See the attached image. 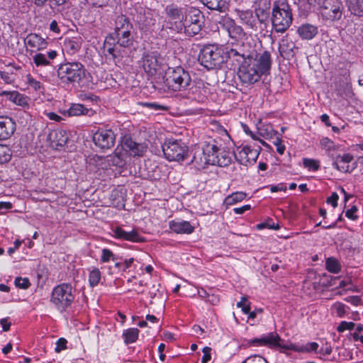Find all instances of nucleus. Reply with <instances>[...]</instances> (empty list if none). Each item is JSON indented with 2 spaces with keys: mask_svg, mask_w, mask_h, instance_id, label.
I'll return each instance as SVG.
<instances>
[{
  "mask_svg": "<svg viewBox=\"0 0 363 363\" xmlns=\"http://www.w3.org/2000/svg\"><path fill=\"white\" fill-rule=\"evenodd\" d=\"M229 59L237 61L240 65L238 76L241 82L252 85L258 82L263 76L270 74L272 57L268 51L257 54L246 50L245 46L227 51Z\"/></svg>",
  "mask_w": 363,
  "mask_h": 363,
  "instance_id": "1",
  "label": "nucleus"
},
{
  "mask_svg": "<svg viewBox=\"0 0 363 363\" xmlns=\"http://www.w3.org/2000/svg\"><path fill=\"white\" fill-rule=\"evenodd\" d=\"M230 49L233 48H223L218 45H205L200 51L199 60L201 65L208 69L217 68L229 59L227 51Z\"/></svg>",
  "mask_w": 363,
  "mask_h": 363,
  "instance_id": "2",
  "label": "nucleus"
},
{
  "mask_svg": "<svg viewBox=\"0 0 363 363\" xmlns=\"http://www.w3.org/2000/svg\"><path fill=\"white\" fill-rule=\"evenodd\" d=\"M57 77L65 84L83 85L87 79L89 73L84 66L79 62H66L59 66Z\"/></svg>",
  "mask_w": 363,
  "mask_h": 363,
  "instance_id": "3",
  "label": "nucleus"
},
{
  "mask_svg": "<svg viewBox=\"0 0 363 363\" xmlns=\"http://www.w3.org/2000/svg\"><path fill=\"white\" fill-rule=\"evenodd\" d=\"M112 34L120 47L130 48L137 43V35L133 26L123 15L117 16L115 21L114 32Z\"/></svg>",
  "mask_w": 363,
  "mask_h": 363,
  "instance_id": "4",
  "label": "nucleus"
},
{
  "mask_svg": "<svg viewBox=\"0 0 363 363\" xmlns=\"http://www.w3.org/2000/svg\"><path fill=\"white\" fill-rule=\"evenodd\" d=\"M292 13L286 0H277L273 4L272 23L276 33H284L291 25Z\"/></svg>",
  "mask_w": 363,
  "mask_h": 363,
  "instance_id": "5",
  "label": "nucleus"
},
{
  "mask_svg": "<svg viewBox=\"0 0 363 363\" xmlns=\"http://www.w3.org/2000/svg\"><path fill=\"white\" fill-rule=\"evenodd\" d=\"M191 83L189 72L182 67H169L165 72L164 84L169 90L184 92Z\"/></svg>",
  "mask_w": 363,
  "mask_h": 363,
  "instance_id": "6",
  "label": "nucleus"
},
{
  "mask_svg": "<svg viewBox=\"0 0 363 363\" xmlns=\"http://www.w3.org/2000/svg\"><path fill=\"white\" fill-rule=\"evenodd\" d=\"M75 290L70 284L62 283L52 289L50 301L60 313L65 312L73 303Z\"/></svg>",
  "mask_w": 363,
  "mask_h": 363,
  "instance_id": "7",
  "label": "nucleus"
},
{
  "mask_svg": "<svg viewBox=\"0 0 363 363\" xmlns=\"http://www.w3.org/2000/svg\"><path fill=\"white\" fill-rule=\"evenodd\" d=\"M164 157L170 162L184 161L189 152V147L182 140L167 138L162 145Z\"/></svg>",
  "mask_w": 363,
  "mask_h": 363,
  "instance_id": "8",
  "label": "nucleus"
},
{
  "mask_svg": "<svg viewBox=\"0 0 363 363\" xmlns=\"http://www.w3.org/2000/svg\"><path fill=\"white\" fill-rule=\"evenodd\" d=\"M210 84L205 83L202 80H199L194 84H191L189 88L180 94L184 99L185 104L192 102L203 103L207 99L210 93Z\"/></svg>",
  "mask_w": 363,
  "mask_h": 363,
  "instance_id": "9",
  "label": "nucleus"
},
{
  "mask_svg": "<svg viewBox=\"0 0 363 363\" xmlns=\"http://www.w3.org/2000/svg\"><path fill=\"white\" fill-rule=\"evenodd\" d=\"M203 154L206 155L207 162L211 164L225 167L232 161L233 154L230 150L220 149L213 144H208L203 150Z\"/></svg>",
  "mask_w": 363,
  "mask_h": 363,
  "instance_id": "10",
  "label": "nucleus"
},
{
  "mask_svg": "<svg viewBox=\"0 0 363 363\" xmlns=\"http://www.w3.org/2000/svg\"><path fill=\"white\" fill-rule=\"evenodd\" d=\"M322 18L333 22L341 18L343 6L340 0H323L317 4Z\"/></svg>",
  "mask_w": 363,
  "mask_h": 363,
  "instance_id": "11",
  "label": "nucleus"
},
{
  "mask_svg": "<svg viewBox=\"0 0 363 363\" xmlns=\"http://www.w3.org/2000/svg\"><path fill=\"white\" fill-rule=\"evenodd\" d=\"M140 63L144 71L153 76L160 69L162 59L157 52H146L143 55Z\"/></svg>",
  "mask_w": 363,
  "mask_h": 363,
  "instance_id": "12",
  "label": "nucleus"
},
{
  "mask_svg": "<svg viewBox=\"0 0 363 363\" xmlns=\"http://www.w3.org/2000/svg\"><path fill=\"white\" fill-rule=\"evenodd\" d=\"M259 155V150L251 145L238 147L234 152L235 160L242 165L254 164Z\"/></svg>",
  "mask_w": 363,
  "mask_h": 363,
  "instance_id": "13",
  "label": "nucleus"
},
{
  "mask_svg": "<svg viewBox=\"0 0 363 363\" xmlns=\"http://www.w3.org/2000/svg\"><path fill=\"white\" fill-rule=\"evenodd\" d=\"M115 134L111 130L99 129L93 135L94 145L101 150L111 148L115 143Z\"/></svg>",
  "mask_w": 363,
  "mask_h": 363,
  "instance_id": "14",
  "label": "nucleus"
},
{
  "mask_svg": "<svg viewBox=\"0 0 363 363\" xmlns=\"http://www.w3.org/2000/svg\"><path fill=\"white\" fill-rule=\"evenodd\" d=\"M122 148L133 157H142L147 151V145L145 143H136L130 136L125 135L121 142Z\"/></svg>",
  "mask_w": 363,
  "mask_h": 363,
  "instance_id": "15",
  "label": "nucleus"
},
{
  "mask_svg": "<svg viewBox=\"0 0 363 363\" xmlns=\"http://www.w3.org/2000/svg\"><path fill=\"white\" fill-rule=\"evenodd\" d=\"M264 346L270 349L280 348L281 352H285L289 347V344H285L284 341L281 338L276 332H271L267 334H263Z\"/></svg>",
  "mask_w": 363,
  "mask_h": 363,
  "instance_id": "16",
  "label": "nucleus"
},
{
  "mask_svg": "<svg viewBox=\"0 0 363 363\" xmlns=\"http://www.w3.org/2000/svg\"><path fill=\"white\" fill-rule=\"evenodd\" d=\"M48 138L50 140L51 146L56 150H60L61 147H65L68 142L69 134L66 130L57 129L51 131L49 133Z\"/></svg>",
  "mask_w": 363,
  "mask_h": 363,
  "instance_id": "17",
  "label": "nucleus"
},
{
  "mask_svg": "<svg viewBox=\"0 0 363 363\" xmlns=\"http://www.w3.org/2000/svg\"><path fill=\"white\" fill-rule=\"evenodd\" d=\"M237 16L241 23L247 28L256 30L257 28L258 15H255L252 10H236Z\"/></svg>",
  "mask_w": 363,
  "mask_h": 363,
  "instance_id": "18",
  "label": "nucleus"
},
{
  "mask_svg": "<svg viewBox=\"0 0 363 363\" xmlns=\"http://www.w3.org/2000/svg\"><path fill=\"white\" fill-rule=\"evenodd\" d=\"M223 27L228 32V35L231 38L241 40L245 35L243 28L240 26L237 25L235 21L230 18L223 19Z\"/></svg>",
  "mask_w": 363,
  "mask_h": 363,
  "instance_id": "19",
  "label": "nucleus"
},
{
  "mask_svg": "<svg viewBox=\"0 0 363 363\" xmlns=\"http://www.w3.org/2000/svg\"><path fill=\"white\" fill-rule=\"evenodd\" d=\"M16 130V123L10 117H0V140H4L9 138Z\"/></svg>",
  "mask_w": 363,
  "mask_h": 363,
  "instance_id": "20",
  "label": "nucleus"
},
{
  "mask_svg": "<svg viewBox=\"0 0 363 363\" xmlns=\"http://www.w3.org/2000/svg\"><path fill=\"white\" fill-rule=\"evenodd\" d=\"M333 166L341 172H350V163L353 160L352 155L350 153H344L333 156L332 158Z\"/></svg>",
  "mask_w": 363,
  "mask_h": 363,
  "instance_id": "21",
  "label": "nucleus"
},
{
  "mask_svg": "<svg viewBox=\"0 0 363 363\" xmlns=\"http://www.w3.org/2000/svg\"><path fill=\"white\" fill-rule=\"evenodd\" d=\"M169 228L177 234H191L194 231V227L190 222L180 219L170 220Z\"/></svg>",
  "mask_w": 363,
  "mask_h": 363,
  "instance_id": "22",
  "label": "nucleus"
},
{
  "mask_svg": "<svg viewBox=\"0 0 363 363\" xmlns=\"http://www.w3.org/2000/svg\"><path fill=\"white\" fill-rule=\"evenodd\" d=\"M0 95L5 96L10 101L23 108L29 106L28 97L17 91H2Z\"/></svg>",
  "mask_w": 363,
  "mask_h": 363,
  "instance_id": "23",
  "label": "nucleus"
},
{
  "mask_svg": "<svg viewBox=\"0 0 363 363\" xmlns=\"http://www.w3.org/2000/svg\"><path fill=\"white\" fill-rule=\"evenodd\" d=\"M63 115L71 116H93L95 111L92 108L85 107L81 104H72L67 110L62 112Z\"/></svg>",
  "mask_w": 363,
  "mask_h": 363,
  "instance_id": "24",
  "label": "nucleus"
},
{
  "mask_svg": "<svg viewBox=\"0 0 363 363\" xmlns=\"http://www.w3.org/2000/svg\"><path fill=\"white\" fill-rule=\"evenodd\" d=\"M57 55L55 50H50L47 53L38 52L33 56V63L37 67L50 66Z\"/></svg>",
  "mask_w": 363,
  "mask_h": 363,
  "instance_id": "25",
  "label": "nucleus"
},
{
  "mask_svg": "<svg viewBox=\"0 0 363 363\" xmlns=\"http://www.w3.org/2000/svg\"><path fill=\"white\" fill-rule=\"evenodd\" d=\"M25 44L36 50H42L48 47V41L36 33H30L25 38Z\"/></svg>",
  "mask_w": 363,
  "mask_h": 363,
  "instance_id": "26",
  "label": "nucleus"
},
{
  "mask_svg": "<svg viewBox=\"0 0 363 363\" xmlns=\"http://www.w3.org/2000/svg\"><path fill=\"white\" fill-rule=\"evenodd\" d=\"M113 236L118 239L128 240L131 242H138L140 235L135 230L125 231L121 227H116L112 229Z\"/></svg>",
  "mask_w": 363,
  "mask_h": 363,
  "instance_id": "27",
  "label": "nucleus"
},
{
  "mask_svg": "<svg viewBox=\"0 0 363 363\" xmlns=\"http://www.w3.org/2000/svg\"><path fill=\"white\" fill-rule=\"evenodd\" d=\"M297 32L302 39L311 40L317 35L318 28L313 25L306 23L300 26Z\"/></svg>",
  "mask_w": 363,
  "mask_h": 363,
  "instance_id": "28",
  "label": "nucleus"
},
{
  "mask_svg": "<svg viewBox=\"0 0 363 363\" xmlns=\"http://www.w3.org/2000/svg\"><path fill=\"white\" fill-rule=\"evenodd\" d=\"M203 5L211 10L225 12L228 9L229 0H200Z\"/></svg>",
  "mask_w": 363,
  "mask_h": 363,
  "instance_id": "29",
  "label": "nucleus"
},
{
  "mask_svg": "<svg viewBox=\"0 0 363 363\" xmlns=\"http://www.w3.org/2000/svg\"><path fill=\"white\" fill-rule=\"evenodd\" d=\"M137 11H139V14L137 16L136 21L139 23L144 26H149L155 23V21L152 19V11L150 9H143L140 6Z\"/></svg>",
  "mask_w": 363,
  "mask_h": 363,
  "instance_id": "30",
  "label": "nucleus"
},
{
  "mask_svg": "<svg viewBox=\"0 0 363 363\" xmlns=\"http://www.w3.org/2000/svg\"><path fill=\"white\" fill-rule=\"evenodd\" d=\"M318 347L319 345L315 342H307L304 345L289 343L287 350L298 352H316Z\"/></svg>",
  "mask_w": 363,
  "mask_h": 363,
  "instance_id": "31",
  "label": "nucleus"
},
{
  "mask_svg": "<svg viewBox=\"0 0 363 363\" xmlns=\"http://www.w3.org/2000/svg\"><path fill=\"white\" fill-rule=\"evenodd\" d=\"M165 11L169 20L175 23L179 22L180 24L179 27L182 28V25L184 20L182 10L174 6H167Z\"/></svg>",
  "mask_w": 363,
  "mask_h": 363,
  "instance_id": "32",
  "label": "nucleus"
},
{
  "mask_svg": "<svg viewBox=\"0 0 363 363\" xmlns=\"http://www.w3.org/2000/svg\"><path fill=\"white\" fill-rule=\"evenodd\" d=\"M295 48V44L291 40L282 38L279 43V51L282 57H290L294 55V50Z\"/></svg>",
  "mask_w": 363,
  "mask_h": 363,
  "instance_id": "33",
  "label": "nucleus"
},
{
  "mask_svg": "<svg viewBox=\"0 0 363 363\" xmlns=\"http://www.w3.org/2000/svg\"><path fill=\"white\" fill-rule=\"evenodd\" d=\"M202 18L203 16L201 15V13L199 10L191 8L188 11V13L186 15L184 22L182 23L192 24L199 23V24H200L201 26H202Z\"/></svg>",
  "mask_w": 363,
  "mask_h": 363,
  "instance_id": "34",
  "label": "nucleus"
},
{
  "mask_svg": "<svg viewBox=\"0 0 363 363\" xmlns=\"http://www.w3.org/2000/svg\"><path fill=\"white\" fill-rule=\"evenodd\" d=\"M116 39L112 33L109 34L105 39L104 43V50L112 57L113 59L116 58L117 55L116 53Z\"/></svg>",
  "mask_w": 363,
  "mask_h": 363,
  "instance_id": "35",
  "label": "nucleus"
},
{
  "mask_svg": "<svg viewBox=\"0 0 363 363\" xmlns=\"http://www.w3.org/2000/svg\"><path fill=\"white\" fill-rule=\"evenodd\" d=\"M246 196L247 194L243 191H236L232 193L225 198L223 204L226 207L235 205L238 203L242 201L246 198Z\"/></svg>",
  "mask_w": 363,
  "mask_h": 363,
  "instance_id": "36",
  "label": "nucleus"
},
{
  "mask_svg": "<svg viewBox=\"0 0 363 363\" xmlns=\"http://www.w3.org/2000/svg\"><path fill=\"white\" fill-rule=\"evenodd\" d=\"M139 333V330L136 328L124 330L122 336L125 344L129 345L135 342L138 339Z\"/></svg>",
  "mask_w": 363,
  "mask_h": 363,
  "instance_id": "37",
  "label": "nucleus"
},
{
  "mask_svg": "<svg viewBox=\"0 0 363 363\" xmlns=\"http://www.w3.org/2000/svg\"><path fill=\"white\" fill-rule=\"evenodd\" d=\"M320 145L325 150L327 155L331 158L334 156L333 152L337 148V146L335 143L327 137L323 138L320 140Z\"/></svg>",
  "mask_w": 363,
  "mask_h": 363,
  "instance_id": "38",
  "label": "nucleus"
},
{
  "mask_svg": "<svg viewBox=\"0 0 363 363\" xmlns=\"http://www.w3.org/2000/svg\"><path fill=\"white\" fill-rule=\"evenodd\" d=\"M26 82L35 91L43 93L45 91L44 85L40 81L35 79L30 74L26 75Z\"/></svg>",
  "mask_w": 363,
  "mask_h": 363,
  "instance_id": "39",
  "label": "nucleus"
},
{
  "mask_svg": "<svg viewBox=\"0 0 363 363\" xmlns=\"http://www.w3.org/2000/svg\"><path fill=\"white\" fill-rule=\"evenodd\" d=\"M82 43L78 38H73L65 41V48L70 54L77 52L81 48Z\"/></svg>",
  "mask_w": 363,
  "mask_h": 363,
  "instance_id": "40",
  "label": "nucleus"
},
{
  "mask_svg": "<svg viewBox=\"0 0 363 363\" xmlns=\"http://www.w3.org/2000/svg\"><path fill=\"white\" fill-rule=\"evenodd\" d=\"M101 279V273L99 268L92 267L89 270V283L91 287L96 286Z\"/></svg>",
  "mask_w": 363,
  "mask_h": 363,
  "instance_id": "41",
  "label": "nucleus"
},
{
  "mask_svg": "<svg viewBox=\"0 0 363 363\" xmlns=\"http://www.w3.org/2000/svg\"><path fill=\"white\" fill-rule=\"evenodd\" d=\"M349 9L355 16L363 15V0H350Z\"/></svg>",
  "mask_w": 363,
  "mask_h": 363,
  "instance_id": "42",
  "label": "nucleus"
},
{
  "mask_svg": "<svg viewBox=\"0 0 363 363\" xmlns=\"http://www.w3.org/2000/svg\"><path fill=\"white\" fill-rule=\"evenodd\" d=\"M325 268L330 273L337 274L341 270V265L337 259L329 257L325 261Z\"/></svg>",
  "mask_w": 363,
  "mask_h": 363,
  "instance_id": "43",
  "label": "nucleus"
},
{
  "mask_svg": "<svg viewBox=\"0 0 363 363\" xmlns=\"http://www.w3.org/2000/svg\"><path fill=\"white\" fill-rule=\"evenodd\" d=\"M182 28H184V32L186 35L194 36L201 30L202 26L199 23L192 24L182 23Z\"/></svg>",
  "mask_w": 363,
  "mask_h": 363,
  "instance_id": "44",
  "label": "nucleus"
},
{
  "mask_svg": "<svg viewBox=\"0 0 363 363\" xmlns=\"http://www.w3.org/2000/svg\"><path fill=\"white\" fill-rule=\"evenodd\" d=\"M116 255H115L110 249L103 248L101 250V255L100 257V262L102 263H108L110 262L116 261Z\"/></svg>",
  "mask_w": 363,
  "mask_h": 363,
  "instance_id": "45",
  "label": "nucleus"
},
{
  "mask_svg": "<svg viewBox=\"0 0 363 363\" xmlns=\"http://www.w3.org/2000/svg\"><path fill=\"white\" fill-rule=\"evenodd\" d=\"M109 161L111 165H113L118 167H123L125 164V160L123 159L121 153L116 152L113 155H109Z\"/></svg>",
  "mask_w": 363,
  "mask_h": 363,
  "instance_id": "46",
  "label": "nucleus"
},
{
  "mask_svg": "<svg viewBox=\"0 0 363 363\" xmlns=\"http://www.w3.org/2000/svg\"><path fill=\"white\" fill-rule=\"evenodd\" d=\"M303 164L305 168L312 172H316L320 168L319 162L313 159L304 158L303 160Z\"/></svg>",
  "mask_w": 363,
  "mask_h": 363,
  "instance_id": "47",
  "label": "nucleus"
},
{
  "mask_svg": "<svg viewBox=\"0 0 363 363\" xmlns=\"http://www.w3.org/2000/svg\"><path fill=\"white\" fill-rule=\"evenodd\" d=\"M11 151L7 146L0 145V163H6L11 160Z\"/></svg>",
  "mask_w": 363,
  "mask_h": 363,
  "instance_id": "48",
  "label": "nucleus"
},
{
  "mask_svg": "<svg viewBox=\"0 0 363 363\" xmlns=\"http://www.w3.org/2000/svg\"><path fill=\"white\" fill-rule=\"evenodd\" d=\"M94 161L96 162V166L99 169H106L111 165L109 161V157H99L96 156L94 157Z\"/></svg>",
  "mask_w": 363,
  "mask_h": 363,
  "instance_id": "49",
  "label": "nucleus"
},
{
  "mask_svg": "<svg viewBox=\"0 0 363 363\" xmlns=\"http://www.w3.org/2000/svg\"><path fill=\"white\" fill-rule=\"evenodd\" d=\"M121 258H120L117 255L116 261H113L114 262V266L108 267V272L109 274H113L116 272H122L123 262L121 261Z\"/></svg>",
  "mask_w": 363,
  "mask_h": 363,
  "instance_id": "50",
  "label": "nucleus"
},
{
  "mask_svg": "<svg viewBox=\"0 0 363 363\" xmlns=\"http://www.w3.org/2000/svg\"><path fill=\"white\" fill-rule=\"evenodd\" d=\"M15 285L16 287H18L22 289H28L30 285V281L28 278H22V277H16L14 281Z\"/></svg>",
  "mask_w": 363,
  "mask_h": 363,
  "instance_id": "51",
  "label": "nucleus"
},
{
  "mask_svg": "<svg viewBox=\"0 0 363 363\" xmlns=\"http://www.w3.org/2000/svg\"><path fill=\"white\" fill-rule=\"evenodd\" d=\"M355 324L353 322L342 321L337 327L338 333H343L345 330H352L354 328Z\"/></svg>",
  "mask_w": 363,
  "mask_h": 363,
  "instance_id": "52",
  "label": "nucleus"
},
{
  "mask_svg": "<svg viewBox=\"0 0 363 363\" xmlns=\"http://www.w3.org/2000/svg\"><path fill=\"white\" fill-rule=\"evenodd\" d=\"M333 307L335 310L336 315L337 317L343 318L345 315L347 313L346 308L347 307L345 304L337 302L333 305Z\"/></svg>",
  "mask_w": 363,
  "mask_h": 363,
  "instance_id": "53",
  "label": "nucleus"
},
{
  "mask_svg": "<svg viewBox=\"0 0 363 363\" xmlns=\"http://www.w3.org/2000/svg\"><path fill=\"white\" fill-rule=\"evenodd\" d=\"M242 363H269L267 360L259 355H254L247 357Z\"/></svg>",
  "mask_w": 363,
  "mask_h": 363,
  "instance_id": "54",
  "label": "nucleus"
},
{
  "mask_svg": "<svg viewBox=\"0 0 363 363\" xmlns=\"http://www.w3.org/2000/svg\"><path fill=\"white\" fill-rule=\"evenodd\" d=\"M0 77L6 84H11L14 82L13 72L0 70Z\"/></svg>",
  "mask_w": 363,
  "mask_h": 363,
  "instance_id": "55",
  "label": "nucleus"
},
{
  "mask_svg": "<svg viewBox=\"0 0 363 363\" xmlns=\"http://www.w3.org/2000/svg\"><path fill=\"white\" fill-rule=\"evenodd\" d=\"M247 345L254 347H264V336L262 335L259 337L250 339L247 341Z\"/></svg>",
  "mask_w": 363,
  "mask_h": 363,
  "instance_id": "56",
  "label": "nucleus"
},
{
  "mask_svg": "<svg viewBox=\"0 0 363 363\" xmlns=\"http://www.w3.org/2000/svg\"><path fill=\"white\" fill-rule=\"evenodd\" d=\"M202 352L203 354L201 358V363H208L211 358V348L209 347H204Z\"/></svg>",
  "mask_w": 363,
  "mask_h": 363,
  "instance_id": "57",
  "label": "nucleus"
},
{
  "mask_svg": "<svg viewBox=\"0 0 363 363\" xmlns=\"http://www.w3.org/2000/svg\"><path fill=\"white\" fill-rule=\"evenodd\" d=\"M357 211V206H353L351 208L346 211L345 216L352 220H356L358 218L357 215L356 214Z\"/></svg>",
  "mask_w": 363,
  "mask_h": 363,
  "instance_id": "58",
  "label": "nucleus"
},
{
  "mask_svg": "<svg viewBox=\"0 0 363 363\" xmlns=\"http://www.w3.org/2000/svg\"><path fill=\"white\" fill-rule=\"evenodd\" d=\"M67 341L65 338H60L57 340L56 342L55 352H60L62 350H65L67 348Z\"/></svg>",
  "mask_w": 363,
  "mask_h": 363,
  "instance_id": "59",
  "label": "nucleus"
},
{
  "mask_svg": "<svg viewBox=\"0 0 363 363\" xmlns=\"http://www.w3.org/2000/svg\"><path fill=\"white\" fill-rule=\"evenodd\" d=\"M256 228L257 230H262L264 228L277 230V229H279V227L278 225H275L274 223L272 224H271L269 223V221H267V222H264V223L257 224Z\"/></svg>",
  "mask_w": 363,
  "mask_h": 363,
  "instance_id": "60",
  "label": "nucleus"
},
{
  "mask_svg": "<svg viewBox=\"0 0 363 363\" xmlns=\"http://www.w3.org/2000/svg\"><path fill=\"white\" fill-rule=\"evenodd\" d=\"M19 123L21 124L26 123L30 118V114L24 111H20L16 113Z\"/></svg>",
  "mask_w": 363,
  "mask_h": 363,
  "instance_id": "61",
  "label": "nucleus"
},
{
  "mask_svg": "<svg viewBox=\"0 0 363 363\" xmlns=\"http://www.w3.org/2000/svg\"><path fill=\"white\" fill-rule=\"evenodd\" d=\"M339 199V196L336 192H333L329 197L327 199V203L331 204L333 208L337 207V201Z\"/></svg>",
  "mask_w": 363,
  "mask_h": 363,
  "instance_id": "62",
  "label": "nucleus"
},
{
  "mask_svg": "<svg viewBox=\"0 0 363 363\" xmlns=\"http://www.w3.org/2000/svg\"><path fill=\"white\" fill-rule=\"evenodd\" d=\"M345 300L354 306H359L361 303V298L359 296H348Z\"/></svg>",
  "mask_w": 363,
  "mask_h": 363,
  "instance_id": "63",
  "label": "nucleus"
},
{
  "mask_svg": "<svg viewBox=\"0 0 363 363\" xmlns=\"http://www.w3.org/2000/svg\"><path fill=\"white\" fill-rule=\"evenodd\" d=\"M45 115L47 116L48 118H49L50 121H56V122H60L62 120V118L57 115V113L54 112H45Z\"/></svg>",
  "mask_w": 363,
  "mask_h": 363,
  "instance_id": "64",
  "label": "nucleus"
}]
</instances>
